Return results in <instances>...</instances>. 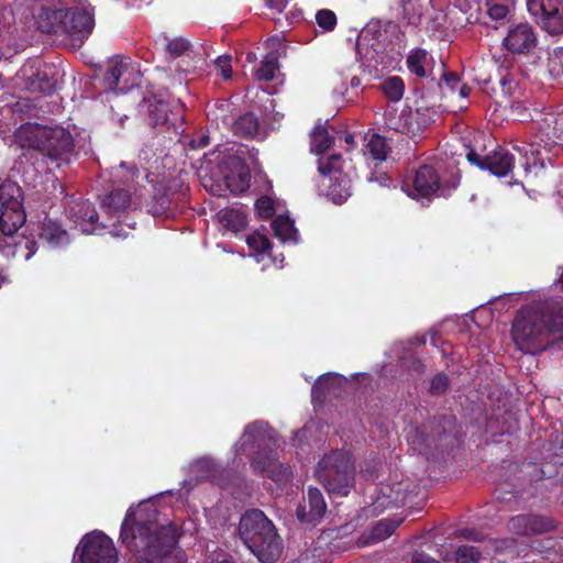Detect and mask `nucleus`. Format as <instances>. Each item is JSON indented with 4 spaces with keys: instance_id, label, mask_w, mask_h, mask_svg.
Here are the masks:
<instances>
[{
    "instance_id": "1",
    "label": "nucleus",
    "mask_w": 563,
    "mask_h": 563,
    "mask_svg": "<svg viewBox=\"0 0 563 563\" xmlns=\"http://www.w3.org/2000/svg\"><path fill=\"white\" fill-rule=\"evenodd\" d=\"M178 539L175 525L159 526L131 509L121 525L120 540L128 549L139 553L137 563H184L186 554L178 547Z\"/></svg>"
},
{
    "instance_id": "2",
    "label": "nucleus",
    "mask_w": 563,
    "mask_h": 563,
    "mask_svg": "<svg viewBox=\"0 0 563 563\" xmlns=\"http://www.w3.org/2000/svg\"><path fill=\"white\" fill-rule=\"evenodd\" d=\"M512 339L526 353H540L563 341V300L545 298L521 308L512 324Z\"/></svg>"
},
{
    "instance_id": "3",
    "label": "nucleus",
    "mask_w": 563,
    "mask_h": 563,
    "mask_svg": "<svg viewBox=\"0 0 563 563\" xmlns=\"http://www.w3.org/2000/svg\"><path fill=\"white\" fill-rule=\"evenodd\" d=\"M242 542L262 563H275L283 551V540L274 523L260 509H250L239 522Z\"/></svg>"
},
{
    "instance_id": "4",
    "label": "nucleus",
    "mask_w": 563,
    "mask_h": 563,
    "mask_svg": "<svg viewBox=\"0 0 563 563\" xmlns=\"http://www.w3.org/2000/svg\"><path fill=\"white\" fill-rule=\"evenodd\" d=\"M14 140L20 147L36 150L53 162L69 163L75 151L73 135L62 126L24 123L14 132Z\"/></svg>"
},
{
    "instance_id": "5",
    "label": "nucleus",
    "mask_w": 563,
    "mask_h": 563,
    "mask_svg": "<svg viewBox=\"0 0 563 563\" xmlns=\"http://www.w3.org/2000/svg\"><path fill=\"white\" fill-rule=\"evenodd\" d=\"M26 214L22 203L21 188L12 181L0 185V232L13 241V251L7 255L22 256L30 260L37 251L33 239L14 236L24 224Z\"/></svg>"
},
{
    "instance_id": "6",
    "label": "nucleus",
    "mask_w": 563,
    "mask_h": 563,
    "mask_svg": "<svg viewBox=\"0 0 563 563\" xmlns=\"http://www.w3.org/2000/svg\"><path fill=\"white\" fill-rule=\"evenodd\" d=\"M256 445L258 450L251 459V467L254 473L266 476L275 482L287 481L289 467L278 461L275 441L271 435L267 423L254 421L247 424L240 439V449L244 451L247 446Z\"/></svg>"
},
{
    "instance_id": "7",
    "label": "nucleus",
    "mask_w": 563,
    "mask_h": 563,
    "mask_svg": "<svg viewBox=\"0 0 563 563\" xmlns=\"http://www.w3.org/2000/svg\"><path fill=\"white\" fill-rule=\"evenodd\" d=\"M522 121L532 122V129L536 131L534 141L522 146L514 145V150L522 156V167L526 173H529L544 167L540 142H544L545 148L549 143H555V140L560 139L563 134V114L551 110L533 109V113L522 115Z\"/></svg>"
},
{
    "instance_id": "8",
    "label": "nucleus",
    "mask_w": 563,
    "mask_h": 563,
    "mask_svg": "<svg viewBox=\"0 0 563 563\" xmlns=\"http://www.w3.org/2000/svg\"><path fill=\"white\" fill-rule=\"evenodd\" d=\"M317 477L329 494L346 496L354 485L355 466L350 453L333 450L318 463Z\"/></svg>"
},
{
    "instance_id": "9",
    "label": "nucleus",
    "mask_w": 563,
    "mask_h": 563,
    "mask_svg": "<svg viewBox=\"0 0 563 563\" xmlns=\"http://www.w3.org/2000/svg\"><path fill=\"white\" fill-rule=\"evenodd\" d=\"M185 104L179 99L155 100L148 106V121L159 132L177 136L185 130Z\"/></svg>"
},
{
    "instance_id": "10",
    "label": "nucleus",
    "mask_w": 563,
    "mask_h": 563,
    "mask_svg": "<svg viewBox=\"0 0 563 563\" xmlns=\"http://www.w3.org/2000/svg\"><path fill=\"white\" fill-rule=\"evenodd\" d=\"M344 165L341 154H332L325 161H318V172L323 180H329L325 195L334 203L344 202L352 194L351 178L344 172Z\"/></svg>"
},
{
    "instance_id": "11",
    "label": "nucleus",
    "mask_w": 563,
    "mask_h": 563,
    "mask_svg": "<svg viewBox=\"0 0 563 563\" xmlns=\"http://www.w3.org/2000/svg\"><path fill=\"white\" fill-rule=\"evenodd\" d=\"M460 181L461 174L455 167L452 168L448 178H443L433 166L421 165L417 169L412 183L415 197L427 198L438 190L441 191L442 196H446L459 187Z\"/></svg>"
},
{
    "instance_id": "12",
    "label": "nucleus",
    "mask_w": 563,
    "mask_h": 563,
    "mask_svg": "<svg viewBox=\"0 0 563 563\" xmlns=\"http://www.w3.org/2000/svg\"><path fill=\"white\" fill-rule=\"evenodd\" d=\"M456 418L453 415H442L428 420L421 428L417 427L410 442L421 454H428L444 437L451 435L455 429Z\"/></svg>"
},
{
    "instance_id": "13",
    "label": "nucleus",
    "mask_w": 563,
    "mask_h": 563,
    "mask_svg": "<svg viewBox=\"0 0 563 563\" xmlns=\"http://www.w3.org/2000/svg\"><path fill=\"white\" fill-rule=\"evenodd\" d=\"M365 148V155L372 159V163L368 164V172L365 175L366 183L377 185L379 188L396 187L385 166H383L390 152L387 139L374 133L368 139Z\"/></svg>"
},
{
    "instance_id": "14",
    "label": "nucleus",
    "mask_w": 563,
    "mask_h": 563,
    "mask_svg": "<svg viewBox=\"0 0 563 563\" xmlns=\"http://www.w3.org/2000/svg\"><path fill=\"white\" fill-rule=\"evenodd\" d=\"M534 22L551 35L563 34V0H526Z\"/></svg>"
},
{
    "instance_id": "15",
    "label": "nucleus",
    "mask_w": 563,
    "mask_h": 563,
    "mask_svg": "<svg viewBox=\"0 0 563 563\" xmlns=\"http://www.w3.org/2000/svg\"><path fill=\"white\" fill-rule=\"evenodd\" d=\"M80 563H117L118 554L112 540L100 531L86 534L80 543Z\"/></svg>"
},
{
    "instance_id": "16",
    "label": "nucleus",
    "mask_w": 563,
    "mask_h": 563,
    "mask_svg": "<svg viewBox=\"0 0 563 563\" xmlns=\"http://www.w3.org/2000/svg\"><path fill=\"white\" fill-rule=\"evenodd\" d=\"M65 35L82 42L95 27L93 8L88 0H78L76 5L65 8Z\"/></svg>"
},
{
    "instance_id": "17",
    "label": "nucleus",
    "mask_w": 563,
    "mask_h": 563,
    "mask_svg": "<svg viewBox=\"0 0 563 563\" xmlns=\"http://www.w3.org/2000/svg\"><path fill=\"white\" fill-rule=\"evenodd\" d=\"M117 176L130 187L135 178L140 177V169L134 165L121 163L117 168ZM131 203L130 188H119L106 195L101 201V208L110 216L119 214L124 211Z\"/></svg>"
},
{
    "instance_id": "18",
    "label": "nucleus",
    "mask_w": 563,
    "mask_h": 563,
    "mask_svg": "<svg viewBox=\"0 0 563 563\" xmlns=\"http://www.w3.org/2000/svg\"><path fill=\"white\" fill-rule=\"evenodd\" d=\"M466 158L472 165L482 170H488L497 177L507 176L515 167L514 155L504 147H496L486 155H481L474 148H471Z\"/></svg>"
},
{
    "instance_id": "19",
    "label": "nucleus",
    "mask_w": 563,
    "mask_h": 563,
    "mask_svg": "<svg viewBox=\"0 0 563 563\" xmlns=\"http://www.w3.org/2000/svg\"><path fill=\"white\" fill-rule=\"evenodd\" d=\"M503 45L514 55H529L538 46V34L530 23L521 22L508 29Z\"/></svg>"
},
{
    "instance_id": "20",
    "label": "nucleus",
    "mask_w": 563,
    "mask_h": 563,
    "mask_svg": "<svg viewBox=\"0 0 563 563\" xmlns=\"http://www.w3.org/2000/svg\"><path fill=\"white\" fill-rule=\"evenodd\" d=\"M137 77L135 67L121 56H113L108 62L104 81L111 90L117 88L121 91L128 90L130 87L136 85L135 78Z\"/></svg>"
},
{
    "instance_id": "21",
    "label": "nucleus",
    "mask_w": 563,
    "mask_h": 563,
    "mask_svg": "<svg viewBox=\"0 0 563 563\" xmlns=\"http://www.w3.org/2000/svg\"><path fill=\"white\" fill-rule=\"evenodd\" d=\"M327 504L320 489L309 487L307 495L298 504L296 517L301 523L317 525L324 517Z\"/></svg>"
},
{
    "instance_id": "22",
    "label": "nucleus",
    "mask_w": 563,
    "mask_h": 563,
    "mask_svg": "<svg viewBox=\"0 0 563 563\" xmlns=\"http://www.w3.org/2000/svg\"><path fill=\"white\" fill-rule=\"evenodd\" d=\"M509 530L520 536L542 534L556 528L553 518L536 514L518 515L508 523Z\"/></svg>"
},
{
    "instance_id": "23",
    "label": "nucleus",
    "mask_w": 563,
    "mask_h": 563,
    "mask_svg": "<svg viewBox=\"0 0 563 563\" xmlns=\"http://www.w3.org/2000/svg\"><path fill=\"white\" fill-rule=\"evenodd\" d=\"M65 8H43L37 16V29L43 33L65 35Z\"/></svg>"
},
{
    "instance_id": "24",
    "label": "nucleus",
    "mask_w": 563,
    "mask_h": 563,
    "mask_svg": "<svg viewBox=\"0 0 563 563\" xmlns=\"http://www.w3.org/2000/svg\"><path fill=\"white\" fill-rule=\"evenodd\" d=\"M74 218V222L82 233L98 234L103 229V225L99 223L98 212L89 202L76 205Z\"/></svg>"
},
{
    "instance_id": "25",
    "label": "nucleus",
    "mask_w": 563,
    "mask_h": 563,
    "mask_svg": "<svg viewBox=\"0 0 563 563\" xmlns=\"http://www.w3.org/2000/svg\"><path fill=\"white\" fill-rule=\"evenodd\" d=\"M217 217L220 224L233 233L245 230L247 225V218L242 209L223 208L217 213Z\"/></svg>"
},
{
    "instance_id": "26",
    "label": "nucleus",
    "mask_w": 563,
    "mask_h": 563,
    "mask_svg": "<svg viewBox=\"0 0 563 563\" xmlns=\"http://www.w3.org/2000/svg\"><path fill=\"white\" fill-rule=\"evenodd\" d=\"M231 130L236 136L254 139L260 130L258 118L253 112L241 114L233 121Z\"/></svg>"
},
{
    "instance_id": "27",
    "label": "nucleus",
    "mask_w": 563,
    "mask_h": 563,
    "mask_svg": "<svg viewBox=\"0 0 563 563\" xmlns=\"http://www.w3.org/2000/svg\"><path fill=\"white\" fill-rule=\"evenodd\" d=\"M393 128L405 134L417 135L426 129V121H419V113L408 107L400 112L399 122Z\"/></svg>"
},
{
    "instance_id": "28",
    "label": "nucleus",
    "mask_w": 563,
    "mask_h": 563,
    "mask_svg": "<svg viewBox=\"0 0 563 563\" xmlns=\"http://www.w3.org/2000/svg\"><path fill=\"white\" fill-rule=\"evenodd\" d=\"M40 239L46 242L52 247L62 246L67 244L69 236L66 230L59 224L48 221L45 222L40 232Z\"/></svg>"
},
{
    "instance_id": "29",
    "label": "nucleus",
    "mask_w": 563,
    "mask_h": 563,
    "mask_svg": "<svg viewBox=\"0 0 563 563\" xmlns=\"http://www.w3.org/2000/svg\"><path fill=\"white\" fill-rule=\"evenodd\" d=\"M340 383L341 376L335 373H327L319 376L311 388L312 400L323 401L327 395L330 394L335 386L340 385Z\"/></svg>"
},
{
    "instance_id": "30",
    "label": "nucleus",
    "mask_w": 563,
    "mask_h": 563,
    "mask_svg": "<svg viewBox=\"0 0 563 563\" xmlns=\"http://www.w3.org/2000/svg\"><path fill=\"white\" fill-rule=\"evenodd\" d=\"M427 64L428 52L420 47L412 48L406 59V65L410 74L419 78H426L429 76V73L426 68Z\"/></svg>"
},
{
    "instance_id": "31",
    "label": "nucleus",
    "mask_w": 563,
    "mask_h": 563,
    "mask_svg": "<svg viewBox=\"0 0 563 563\" xmlns=\"http://www.w3.org/2000/svg\"><path fill=\"white\" fill-rule=\"evenodd\" d=\"M334 143V137L330 135L327 128L322 124L314 126L310 134V151L316 155H322Z\"/></svg>"
},
{
    "instance_id": "32",
    "label": "nucleus",
    "mask_w": 563,
    "mask_h": 563,
    "mask_svg": "<svg viewBox=\"0 0 563 563\" xmlns=\"http://www.w3.org/2000/svg\"><path fill=\"white\" fill-rule=\"evenodd\" d=\"M272 229L275 236L279 238L283 242L292 241L297 242L298 231L294 225V222L284 216H278L272 222Z\"/></svg>"
},
{
    "instance_id": "33",
    "label": "nucleus",
    "mask_w": 563,
    "mask_h": 563,
    "mask_svg": "<svg viewBox=\"0 0 563 563\" xmlns=\"http://www.w3.org/2000/svg\"><path fill=\"white\" fill-rule=\"evenodd\" d=\"M55 84L48 78L44 71H36L26 80V89L32 92H41L49 95L54 91Z\"/></svg>"
},
{
    "instance_id": "34",
    "label": "nucleus",
    "mask_w": 563,
    "mask_h": 563,
    "mask_svg": "<svg viewBox=\"0 0 563 563\" xmlns=\"http://www.w3.org/2000/svg\"><path fill=\"white\" fill-rule=\"evenodd\" d=\"M399 5L402 9L404 19L409 24L417 25L420 23L424 11L421 0H400Z\"/></svg>"
},
{
    "instance_id": "35",
    "label": "nucleus",
    "mask_w": 563,
    "mask_h": 563,
    "mask_svg": "<svg viewBox=\"0 0 563 563\" xmlns=\"http://www.w3.org/2000/svg\"><path fill=\"white\" fill-rule=\"evenodd\" d=\"M382 91L390 101H399L405 92V82L399 76H391L380 84Z\"/></svg>"
},
{
    "instance_id": "36",
    "label": "nucleus",
    "mask_w": 563,
    "mask_h": 563,
    "mask_svg": "<svg viewBox=\"0 0 563 563\" xmlns=\"http://www.w3.org/2000/svg\"><path fill=\"white\" fill-rule=\"evenodd\" d=\"M278 68V55L275 52L268 53L257 68L256 77L260 80L272 81Z\"/></svg>"
},
{
    "instance_id": "37",
    "label": "nucleus",
    "mask_w": 563,
    "mask_h": 563,
    "mask_svg": "<svg viewBox=\"0 0 563 563\" xmlns=\"http://www.w3.org/2000/svg\"><path fill=\"white\" fill-rule=\"evenodd\" d=\"M399 525V520L383 519L374 526L372 530V538L376 541L385 540L396 531Z\"/></svg>"
},
{
    "instance_id": "38",
    "label": "nucleus",
    "mask_w": 563,
    "mask_h": 563,
    "mask_svg": "<svg viewBox=\"0 0 563 563\" xmlns=\"http://www.w3.org/2000/svg\"><path fill=\"white\" fill-rule=\"evenodd\" d=\"M166 51L173 58L184 55L190 56V53L192 52L190 42L185 37L169 40L166 44Z\"/></svg>"
},
{
    "instance_id": "39",
    "label": "nucleus",
    "mask_w": 563,
    "mask_h": 563,
    "mask_svg": "<svg viewBox=\"0 0 563 563\" xmlns=\"http://www.w3.org/2000/svg\"><path fill=\"white\" fill-rule=\"evenodd\" d=\"M481 551L473 545H460L455 552V563H477Z\"/></svg>"
},
{
    "instance_id": "40",
    "label": "nucleus",
    "mask_w": 563,
    "mask_h": 563,
    "mask_svg": "<svg viewBox=\"0 0 563 563\" xmlns=\"http://www.w3.org/2000/svg\"><path fill=\"white\" fill-rule=\"evenodd\" d=\"M317 24L325 32L333 31L336 26V15L332 10L321 9L316 14Z\"/></svg>"
},
{
    "instance_id": "41",
    "label": "nucleus",
    "mask_w": 563,
    "mask_h": 563,
    "mask_svg": "<svg viewBox=\"0 0 563 563\" xmlns=\"http://www.w3.org/2000/svg\"><path fill=\"white\" fill-rule=\"evenodd\" d=\"M255 211L261 219H269L275 213L273 200L267 196H262L255 201Z\"/></svg>"
},
{
    "instance_id": "42",
    "label": "nucleus",
    "mask_w": 563,
    "mask_h": 563,
    "mask_svg": "<svg viewBox=\"0 0 563 563\" xmlns=\"http://www.w3.org/2000/svg\"><path fill=\"white\" fill-rule=\"evenodd\" d=\"M246 243L250 249L258 253H265L271 249V241L260 233L249 235Z\"/></svg>"
},
{
    "instance_id": "43",
    "label": "nucleus",
    "mask_w": 563,
    "mask_h": 563,
    "mask_svg": "<svg viewBox=\"0 0 563 563\" xmlns=\"http://www.w3.org/2000/svg\"><path fill=\"white\" fill-rule=\"evenodd\" d=\"M450 379L444 373H438L431 378L430 393L433 395H443L449 388Z\"/></svg>"
},
{
    "instance_id": "44",
    "label": "nucleus",
    "mask_w": 563,
    "mask_h": 563,
    "mask_svg": "<svg viewBox=\"0 0 563 563\" xmlns=\"http://www.w3.org/2000/svg\"><path fill=\"white\" fill-rule=\"evenodd\" d=\"M456 537L472 540L475 542H482L485 539L484 533L475 528H463L456 531Z\"/></svg>"
},
{
    "instance_id": "45",
    "label": "nucleus",
    "mask_w": 563,
    "mask_h": 563,
    "mask_svg": "<svg viewBox=\"0 0 563 563\" xmlns=\"http://www.w3.org/2000/svg\"><path fill=\"white\" fill-rule=\"evenodd\" d=\"M487 13L493 21H501L508 14V7L505 4L493 3L488 5Z\"/></svg>"
},
{
    "instance_id": "46",
    "label": "nucleus",
    "mask_w": 563,
    "mask_h": 563,
    "mask_svg": "<svg viewBox=\"0 0 563 563\" xmlns=\"http://www.w3.org/2000/svg\"><path fill=\"white\" fill-rule=\"evenodd\" d=\"M155 205L152 206L153 214H162L164 213L170 206V199L167 195L162 194L158 196H154Z\"/></svg>"
},
{
    "instance_id": "47",
    "label": "nucleus",
    "mask_w": 563,
    "mask_h": 563,
    "mask_svg": "<svg viewBox=\"0 0 563 563\" xmlns=\"http://www.w3.org/2000/svg\"><path fill=\"white\" fill-rule=\"evenodd\" d=\"M442 80L450 92H454L460 85V77L454 71L444 73Z\"/></svg>"
},
{
    "instance_id": "48",
    "label": "nucleus",
    "mask_w": 563,
    "mask_h": 563,
    "mask_svg": "<svg viewBox=\"0 0 563 563\" xmlns=\"http://www.w3.org/2000/svg\"><path fill=\"white\" fill-rule=\"evenodd\" d=\"M217 65L221 70V75L224 79H229L232 76L231 57L228 55L220 56L217 59Z\"/></svg>"
},
{
    "instance_id": "49",
    "label": "nucleus",
    "mask_w": 563,
    "mask_h": 563,
    "mask_svg": "<svg viewBox=\"0 0 563 563\" xmlns=\"http://www.w3.org/2000/svg\"><path fill=\"white\" fill-rule=\"evenodd\" d=\"M404 366H406L408 369L413 371L416 373H421L424 369L423 362L416 356H411L410 358H408L406 361L404 360Z\"/></svg>"
},
{
    "instance_id": "50",
    "label": "nucleus",
    "mask_w": 563,
    "mask_h": 563,
    "mask_svg": "<svg viewBox=\"0 0 563 563\" xmlns=\"http://www.w3.org/2000/svg\"><path fill=\"white\" fill-rule=\"evenodd\" d=\"M498 84L504 95L510 93L512 88V80L508 77V75H503L501 73H499Z\"/></svg>"
},
{
    "instance_id": "51",
    "label": "nucleus",
    "mask_w": 563,
    "mask_h": 563,
    "mask_svg": "<svg viewBox=\"0 0 563 563\" xmlns=\"http://www.w3.org/2000/svg\"><path fill=\"white\" fill-rule=\"evenodd\" d=\"M512 111L518 115L519 120L522 121V115H528V113H533L526 104L521 101L515 102L512 104Z\"/></svg>"
},
{
    "instance_id": "52",
    "label": "nucleus",
    "mask_w": 563,
    "mask_h": 563,
    "mask_svg": "<svg viewBox=\"0 0 563 563\" xmlns=\"http://www.w3.org/2000/svg\"><path fill=\"white\" fill-rule=\"evenodd\" d=\"M411 563H440L429 554L423 552H416L412 556Z\"/></svg>"
},
{
    "instance_id": "53",
    "label": "nucleus",
    "mask_w": 563,
    "mask_h": 563,
    "mask_svg": "<svg viewBox=\"0 0 563 563\" xmlns=\"http://www.w3.org/2000/svg\"><path fill=\"white\" fill-rule=\"evenodd\" d=\"M286 4L287 0H266V5L278 12H282L286 8Z\"/></svg>"
},
{
    "instance_id": "54",
    "label": "nucleus",
    "mask_w": 563,
    "mask_h": 563,
    "mask_svg": "<svg viewBox=\"0 0 563 563\" xmlns=\"http://www.w3.org/2000/svg\"><path fill=\"white\" fill-rule=\"evenodd\" d=\"M559 69L556 68V60L555 58L552 59V69L551 71L556 74L558 76H563V57L560 58V65H559Z\"/></svg>"
},
{
    "instance_id": "55",
    "label": "nucleus",
    "mask_w": 563,
    "mask_h": 563,
    "mask_svg": "<svg viewBox=\"0 0 563 563\" xmlns=\"http://www.w3.org/2000/svg\"><path fill=\"white\" fill-rule=\"evenodd\" d=\"M427 112H428L427 109H417L415 111V113H419V121H426V128L430 123V119L427 117Z\"/></svg>"
},
{
    "instance_id": "56",
    "label": "nucleus",
    "mask_w": 563,
    "mask_h": 563,
    "mask_svg": "<svg viewBox=\"0 0 563 563\" xmlns=\"http://www.w3.org/2000/svg\"><path fill=\"white\" fill-rule=\"evenodd\" d=\"M457 89H459V95L462 98H466L471 93V88L466 84L459 85Z\"/></svg>"
},
{
    "instance_id": "57",
    "label": "nucleus",
    "mask_w": 563,
    "mask_h": 563,
    "mask_svg": "<svg viewBox=\"0 0 563 563\" xmlns=\"http://www.w3.org/2000/svg\"><path fill=\"white\" fill-rule=\"evenodd\" d=\"M4 246H8V247H11L13 246V241L10 240L8 236L4 235L3 239H0V249L2 250V252H5V249H3Z\"/></svg>"
},
{
    "instance_id": "58",
    "label": "nucleus",
    "mask_w": 563,
    "mask_h": 563,
    "mask_svg": "<svg viewBox=\"0 0 563 563\" xmlns=\"http://www.w3.org/2000/svg\"><path fill=\"white\" fill-rule=\"evenodd\" d=\"M109 233L111 236H114V238H120V236L126 238L129 234L128 232H125L124 234H121L119 231H115L114 229L109 231Z\"/></svg>"
},
{
    "instance_id": "59",
    "label": "nucleus",
    "mask_w": 563,
    "mask_h": 563,
    "mask_svg": "<svg viewBox=\"0 0 563 563\" xmlns=\"http://www.w3.org/2000/svg\"><path fill=\"white\" fill-rule=\"evenodd\" d=\"M209 144V137L202 136L199 141L198 147H205Z\"/></svg>"
},
{
    "instance_id": "60",
    "label": "nucleus",
    "mask_w": 563,
    "mask_h": 563,
    "mask_svg": "<svg viewBox=\"0 0 563 563\" xmlns=\"http://www.w3.org/2000/svg\"><path fill=\"white\" fill-rule=\"evenodd\" d=\"M372 29H373V27H367V29L363 32V34L361 35V40H365V38L369 35V33L372 32Z\"/></svg>"
},
{
    "instance_id": "61",
    "label": "nucleus",
    "mask_w": 563,
    "mask_h": 563,
    "mask_svg": "<svg viewBox=\"0 0 563 563\" xmlns=\"http://www.w3.org/2000/svg\"><path fill=\"white\" fill-rule=\"evenodd\" d=\"M482 82H483L484 85L488 86V85H490V84L493 82V79H492V77L489 76L488 78L483 79V80H482Z\"/></svg>"
},
{
    "instance_id": "62",
    "label": "nucleus",
    "mask_w": 563,
    "mask_h": 563,
    "mask_svg": "<svg viewBox=\"0 0 563 563\" xmlns=\"http://www.w3.org/2000/svg\"><path fill=\"white\" fill-rule=\"evenodd\" d=\"M346 143H350L353 141V136L352 135H347L346 139H345Z\"/></svg>"
},
{
    "instance_id": "63",
    "label": "nucleus",
    "mask_w": 563,
    "mask_h": 563,
    "mask_svg": "<svg viewBox=\"0 0 563 563\" xmlns=\"http://www.w3.org/2000/svg\"><path fill=\"white\" fill-rule=\"evenodd\" d=\"M218 563H234V562H233V561H231V560H223V561H220V562H218Z\"/></svg>"
}]
</instances>
